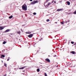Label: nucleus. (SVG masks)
I'll return each mask as SVG.
<instances>
[{"instance_id":"obj_1","label":"nucleus","mask_w":76,"mask_h":76,"mask_svg":"<svg viewBox=\"0 0 76 76\" xmlns=\"http://www.w3.org/2000/svg\"><path fill=\"white\" fill-rule=\"evenodd\" d=\"M22 9L24 10H27V6L26 4H24L22 6Z\"/></svg>"},{"instance_id":"obj_2","label":"nucleus","mask_w":76,"mask_h":76,"mask_svg":"<svg viewBox=\"0 0 76 76\" xmlns=\"http://www.w3.org/2000/svg\"><path fill=\"white\" fill-rule=\"evenodd\" d=\"M37 2L38 1H34L31 3V4H35V3H37Z\"/></svg>"},{"instance_id":"obj_3","label":"nucleus","mask_w":76,"mask_h":76,"mask_svg":"<svg viewBox=\"0 0 76 76\" xmlns=\"http://www.w3.org/2000/svg\"><path fill=\"white\" fill-rule=\"evenodd\" d=\"M4 28H5V26H0V31L2 30Z\"/></svg>"},{"instance_id":"obj_4","label":"nucleus","mask_w":76,"mask_h":76,"mask_svg":"<svg viewBox=\"0 0 76 76\" xmlns=\"http://www.w3.org/2000/svg\"><path fill=\"white\" fill-rule=\"evenodd\" d=\"M32 36H33V34H31L30 35H28V37H29V38H31V37H32Z\"/></svg>"},{"instance_id":"obj_5","label":"nucleus","mask_w":76,"mask_h":76,"mask_svg":"<svg viewBox=\"0 0 76 76\" xmlns=\"http://www.w3.org/2000/svg\"><path fill=\"white\" fill-rule=\"evenodd\" d=\"M45 60L46 61H48V62H50V60L48 58H47L45 59Z\"/></svg>"},{"instance_id":"obj_6","label":"nucleus","mask_w":76,"mask_h":76,"mask_svg":"<svg viewBox=\"0 0 76 76\" xmlns=\"http://www.w3.org/2000/svg\"><path fill=\"white\" fill-rule=\"evenodd\" d=\"M66 3L68 5H70V2H69V1H67V2H66Z\"/></svg>"},{"instance_id":"obj_7","label":"nucleus","mask_w":76,"mask_h":76,"mask_svg":"<svg viewBox=\"0 0 76 76\" xmlns=\"http://www.w3.org/2000/svg\"><path fill=\"white\" fill-rule=\"evenodd\" d=\"M61 10H63V9H58L57 10V11L58 12V11H61Z\"/></svg>"},{"instance_id":"obj_8","label":"nucleus","mask_w":76,"mask_h":76,"mask_svg":"<svg viewBox=\"0 0 76 76\" xmlns=\"http://www.w3.org/2000/svg\"><path fill=\"white\" fill-rule=\"evenodd\" d=\"M10 31V29H7L6 30L5 32H9Z\"/></svg>"},{"instance_id":"obj_9","label":"nucleus","mask_w":76,"mask_h":76,"mask_svg":"<svg viewBox=\"0 0 76 76\" xmlns=\"http://www.w3.org/2000/svg\"><path fill=\"white\" fill-rule=\"evenodd\" d=\"M24 68H25V66H24L21 68H20L19 69H23Z\"/></svg>"},{"instance_id":"obj_10","label":"nucleus","mask_w":76,"mask_h":76,"mask_svg":"<svg viewBox=\"0 0 76 76\" xmlns=\"http://www.w3.org/2000/svg\"><path fill=\"white\" fill-rule=\"evenodd\" d=\"M12 18H13V16L12 15L10 16V17H9V19H12Z\"/></svg>"},{"instance_id":"obj_11","label":"nucleus","mask_w":76,"mask_h":76,"mask_svg":"<svg viewBox=\"0 0 76 76\" xmlns=\"http://www.w3.org/2000/svg\"><path fill=\"white\" fill-rule=\"evenodd\" d=\"M37 72H39V71H40V70H39V69H37Z\"/></svg>"},{"instance_id":"obj_12","label":"nucleus","mask_w":76,"mask_h":76,"mask_svg":"<svg viewBox=\"0 0 76 76\" xmlns=\"http://www.w3.org/2000/svg\"><path fill=\"white\" fill-rule=\"evenodd\" d=\"M6 41H4L3 42V44H6Z\"/></svg>"},{"instance_id":"obj_13","label":"nucleus","mask_w":76,"mask_h":76,"mask_svg":"<svg viewBox=\"0 0 76 76\" xmlns=\"http://www.w3.org/2000/svg\"><path fill=\"white\" fill-rule=\"evenodd\" d=\"M26 34H31V32H26Z\"/></svg>"},{"instance_id":"obj_14","label":"nucleus","mask_w":76,"mask_h":76,"mask_svg":"<svg viewBox=\"0 0 76 76\" xmlns=\"http://www.w3.org/2000/svg\"><path fill=\"white\" fill-rule=\"evenodd\" d=\"M17 33L18 34H20V31H17Z\"/></svg>"},{"instance_id":"obj_15","label":"nucleus","mask_w":76,"mask_h":76,"mask_svg":"<svg viewBox=\"0 0 76 76\" xmlns=\"http://www.w3.org/2000/svg\"><path fill=\"white\" fill-rule=\"evenodd\" d=\"M72 53L73 54H75V52H74V51H72Z\"/></svg>"},{"instance_id":"obj_16","label":"nucleus","mask_w":76,"mask_h":76,"mask_svg":"<svg viewBox=\"0 0 76 76\" xmlns=\"http://www.w3.org/2000/svg\"><path fill=\"white\" fill-rule=\"evenodd\" d=\"M74 14H76V10L74 12Z\"/></svg>"},{"instance_id":"obj_17","label":"nucleus","mask_w":76,"mask_h":76,"mask_svg":"<svg viewBox=\"0 0 76 76\" xmlns=\"http://www.w3.org/2000/svg\"><path fill=\"white\" fill-rule=\"evenodd\" d=\"M51 3L50 2L48 3V5H50V4Z\"/></svg>"},{"instance_id":"obj_18","label":"nucleus","mask_w":76,"mask_h":76,"mask_svg":"<svg viewBox=\"0 0 76 76\" xmlns=\"http://www.w3.org/2000/svg\"><path fill=\"white\" fill-rule=\"evenodd\" d=\"M71 44H74V42H71Z\"/></svg>"},{"instance_id":"obj_19","label":"nucleus","mask_w":76,"mask_h":76,"mask_svg":"<svg viewBox=\"0 0 76 76\" xmlns=\"http://www.w3.org/2000/svg\"><path fill=\"white\" fill-rule=\"evenodd\" d=\"M45 76H47V74H46V73H45Z\"/></svg>"},{"instance_id":"obj_20","label":"nucleus","mask_w":76,"mask_h":76,"mask_svg":"<svg viewBox=\"0 0 76 76\" xmlns=\"http://www.w3.org/2000/svg\"><path fill=\"white\" fill-rule=\"evenodd\" d=\"M34 15H36L37 13H36L34 12L33 13Z\"/></svg>"},{"instance_id":"obj_21","label":"nucleus","mask_w":76,"mask_h":76,"mask_svg":"<svg viewBox=\"0 0 76 76\" xmlns=\"http://www.w3.org/2000/svg\"><path fill=\"white\" fill-rule=\"evenodd\" d=\"M49 21H50V20H49V19H47V22H49Z\"/></svg>"},{"instance_id":"obj_22","label":"nucleus","mask_w":76,"mask_h":76,"mask_svg":"<svg viewBox=\"0 0 76 76\" xmlns=\"http://www.w3.org/2000/svg\"><path fill=\"white\" fill-rule=\"evenodd\" d=\"M1 57H5V56H4V55H2L1 56Z\"/></svg>"},{"instance_id":"obj_23","label":"nucleus","mask_w":76,"mask_h":76,"mask_svg":"<svg viewBox=\"0 0 76 76\" xmlns=\"http://www.w3.org/2000/svg\"><path fill=\"white\" fill-rule=\"evenodd\" d=\"M61 24H62L63 25V23L62 22H61Z\"/></svg>"},{"instance_id":"obj_24","label":"nucleus","mask_w":76,"mask_h":76,"mask_svg":"<svg viewBox=\"0 0 76 76\" xmlns=\"http://www.w3.org/2000/svg\"><path fill=\"white\" fill-rule=\"evenodd\" d=\"M4 65L5 66H6V63H4Z\"/></svg>"},{"instance_id":"obj_25","label":"nucleus","mask_w":76,"mask_h":76,"mask_svg":"<svg viewBox=\"0 0 76 76\" xmlns=\"http://www.w3.org/2000/svg\"><path fill=\"white\" fill-rule=\"evenodd\" d=\"M54 0H53L52 1V3H53L54 2Z\"/></svg>"},{"instance_id":"obj_26","label":"nucleus","mask_w":76,"mask_h":76,"mask_svg":"<svg viewBox=\"0 0 76 76\" xmlns=\"http://www.w3.org/2000/svg\"><path fill=\"white\" fill-rule=\"evenodd\" d=\"M9 61V59H7V61Z\"/></svg>"},{"instance_id":"obj_27","label":"nucleus","mask_w":76,"mask_h":76,"mask_svg":"<svg viewBox=\"0 0 76 76\" xmlns=\"http://www.w3.org/2000/svg\"><path fill=\"white\" fill-rule=\"evenodd\" d=\"M30 1H32V0H30Z\"/></svg>"},{"instance_id":"obj_28","label":"nucleus","mask_w":76,"mask_h":76,"mask_svg":"<svg viewBox=\"0 0 76 76\" xmlns=\"http://www.w3.org/2000/svg\"><path fill=\"white\" fill-rule=\"evenodd\" d=\"M54 3H56V1H55Z\"/></svg>"},{"instance_id":"obj_29","label":"nucleus","mask_w":76,"mask_h":76,"mask_svg":"<svg viewBox=\"0 0 76 76\" xmlns=\"http://www.w3.org/2000/svg\"><path fill=\"white\" fill-rule=\"evenodd\" d=\"M2 62L3 63V61H2Z\"/></svg>"}]
</instances>
